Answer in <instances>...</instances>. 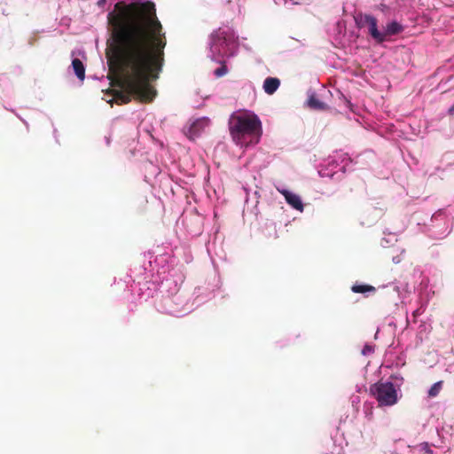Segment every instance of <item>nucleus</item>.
Wrapping results in <instances>:
<instances>
[{"instance_id":"15","label":"nucleus","mask_w":454,"mask_h":454,"mask_svg":"<svg viewBox=\"0 0 454 454\" xmlns=\"http://www.w3.org/2000/svg\"><path fill=\"white\" fill-rule=\"evenodd\" d=\"M106 4V0H99L98 2V5L100 6V7L105 6Z\"/></svg>"},{"instance_id":"7","label":"nucleus","mask_w":454,"mask_h":454,"mask_svg":"<svg viewBox=\"0 0 454 454\" xmlns=\"http://www.w3.org/2000/svg\"><path fill=\"white\" fill-rule=\"evenodd\" d=\"M403 27L397 21H392L388 23L382 34L384 35V41L387 36L398 35L403 32Z\"/></svg>"},{"instance_id":"17","label":"nucleus","mask_w":454,"mask_h":454,"mask_svg":"<svg viewBox=\"0 0 454 454\" xmlns=\"http://www.w3.org/2000/svg\"><path fill=\"white\" fill-rule=\"evenodd\" d=\"M450 113H454V105L450 108Z\"/></svg>"},{"instance_id":"12","label":"nucleus","mask_w":454,"mask_h":454,"mask_svg":"<svg viewBox=\"0 0 454 454\" xmlns=\"http://www.w3.org/2000/svg\"><path fill=\"white\" fill-rule=\"evenodd\" d=\"M416 450L424 454H434V450H432L431 446L427 442H421L417 447Z\"/></svg>"},{"instance_id":"4","label":"nucleus","mask_w":454,"mask_h":454,"mask_svg":"<svg viewBox=\"0 0 454 454\" xmlns=\"http://www.w3.org/2000/svg\"><path fill=\"white\" fill-rule=\"evenodd\" d=\"M361 26L368 27L369 34L377 43H380L384 42V35L378 29L377 20L375 17L365 14L361 20Z\"/></svg>"},{"instance_id":"8","label":"nucleus","mask_w":454,"mask_h":454,"mask_svg":"<svg viewBox=\"0 0 454 454\" xmlns=\"http://www.w3.org/2000/svg\"><path fill=\"white\" fill-rule=\"evenodd\" d=\"M72 67L77 78L83 81L85 78V67L82 60L79 59H74L72 61Z\"/></svg>"},{"instance_id":"14","label":"nucleus","mask_w":454,"mask_h":454,"mask_svg":"<svg viewBox=\"0 0 454 454\" xmlns=\"http://www.w3.org/2000/svg\"><path fill=\"white\" fill-rule=\"evenodd\" d=\"M373 352V348L372 346H369V345H365L363 348V351L362 353L364 355H367L369 353H372Z\"/></svg>"},{"instance_id":"1","label":"nucleus","mask_w":454,"mask_h":454,"mask_svg":"<svg viewBox=\"0 0 454 454\" xmlns=\"http://www.w3.org/2000/svg\"><path fill=\"white\" fill-rule=\"evenodd\" d=\"M112 26V43L106 50L108 78L119 104L131 98L144 103L153 101L156 90L150 84L158 79L164 63L167 44L155 4L146 1L118 2L107 15Z\"/></svg>"},{"instance_id":"13","label":"nucleus","mask_w":454,"mask_h":454,"mask_svg":"<svg viewBox=\"0 0 454 454\" xmlns=\"http://www.w3.org/2000/svg\"><path fill=\"white\" fill-rule=\"evenodd\" d=\"M228 72V68L224 63L222 64V66L218 68H216L214 72L215 75L216 77H222L225 75Z\"/></svg>"},{"instance_id":"9","label":"nucleus","mask_w":454,"mask_h":454,"mask_svg":"<svg viewBox=\"0 0 454 454\" xmlns=\"http://www.w3.org/2000/svg\"><path fill=\"white\" fill-rule=\"evenodd\" d=\"M308 105L312 109L324 110L326 105L321 102L315 95H311L308 99Z\"/></svg>"},{"instance_id":"10","label":"nucleus","mask_w":454,"mask_h":454,"mask_svg":"<svg viewBox=\"0 0 454 454\" xmlns=\"http://www.w3.org/2000/svg\"><path fill=\"white\" fill-rule=\"evenodd\" d=\"M351 290L356 294H364L367 292L374 293L376 291L375 287L370 285H353Z\"/></svg>"},{"instance_id":"16","label":"nucleus","mask_w":454,"mask_h":454,"mask_svg":"<svg viewBox=\"0 0 454 454\" xmlns=\"http://www.w3.org/2000/svg\"><path fill=\"white\" fill-rule=\"evenodd\" d=\"M198 124H199L198 122H193V123L191 125V127H190V132H191V133H192V131L193 129H196V127L198 126Z\"/></svg>"},{"instance_id":"2","label":"nucleus","mask_w":454,"mask_h":454,"mask_svg":"<svg viewBox=\"0 0 454 454\" xmlns=\"http://www.w3.org/2000/svg\"><path fill=\"white\" fill-rule=\"evenodd\" d=\"M229 130L232 140L240 146L257 144L262 135V123L253 114H232L229 119Z\"/></svg>"},{"instance_id":"3","label":"nucleus","mask_w":454,"mask_h":454,"mask_svg":"<svg viewBox=\"0 0 454 454\" xmlns=\"http://www.w3.org/2000/svg\"><path fill=\"white\" fill-rule=\"evenodd\" d=\"M371 395L380 406H392L397 403V391L392 382L379 381L370 387Z\"/></svg>"},{"instance_id":"11","label":"nucleus","mask_w":454,"mask_h":454,"mask_svg":"<svg viewBox=\"0 0 454 454\" xmlns=\"http://www.w3.org/2000/svg\"><path fill=\"white\" fill-rule=\"evenodd\" d=\"M442 381L440 380L436 383H434L431 387L430 389L428 390V396L429 397H435L439 395L441 389H442Z\"/></svg>"},{"instance_id":"5","label":"nucleus","mask_w":454,"mask_h":454,"mask_svg":"<svg viewBox=\"0 0 454 454\" xmlns=\"http://www.w3.org/2000/svg\"><path fill=\"white\" fill-rule=\"evenodd\" d=\"M278 191L279 193H281L286 202L292 207H294V209L296 210H299L301 212L303 211V204H302V201L301 200V197L295 193H293L286 189H278Z\"/></svg>"},{"instance_id":"6","label":"nucleus","mask_w":454,"mask_h":454,"mask_svg":"<svg viewBox=\"0 0 454 454\" xmlns=\"http://www.w3.org/2000/svg\"><path fill=\"white\" fill-rule=\"evenodd\" d=\"M280 86V80L276 77H267L263 82V90L268 95H272Z\"/></svg>"}]
</instances>
